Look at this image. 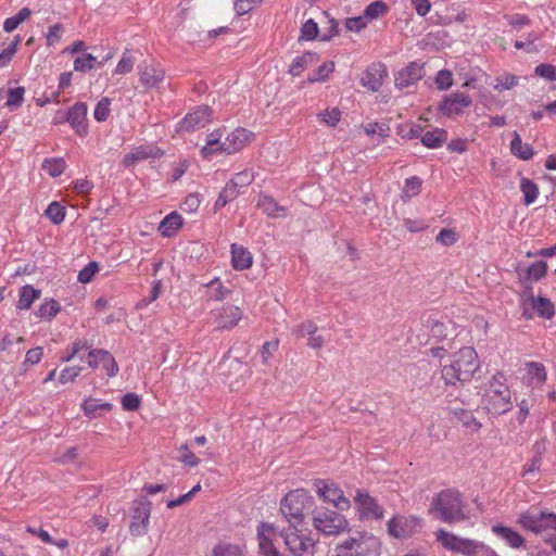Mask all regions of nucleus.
I'll list each match as a JSON object with an SVG mask.
<instances>
[{
  "label": "nucleus",
  "instance_id": "f257e3e1",
  "mask_svg": "<svg viewBox=\"0 0 556 556\" xmlns=\"http://www.w3.org/2000/svg\"><path fill=\"white\" fill-rule=\"evenodd\" d=\"M429 515L442 522L454 525L469 519V508L463 494L455 488L435 493L428 508Z\"/></svg>",
  "mask_w": 556,
  "mask_h": 556
},
{
  "label": "nucleus",
  "instance_id": "dca6fc26",
  "mask_svg": "<svg viewBox=\"0 0 556 556\" xmlns=\"http://www.w3.org/2000/svg\"><path fill=\"white\" fill-rule=\"evenodd\" d=\"M277 536V529L273 523L260 522L257 526V540L260 553L263 556H278L275 546V539Z\"/></svg>",
  "mask_w": 556,
  "mask_h": 556
},
{
  "label": "nucleus",
  "instance_id": "39448f33",
  "mask_svg": "<svg viewBox=\"0 0 556 556\" xmlns=\"http://www.w3.org/2000/svg\"><path fill=\"white\" fill-rule=\"evenodd\" d=\"M381 543L369 532H358L340 541L334 547L336 556H380Z\"/></svg>",
  "mask_w": 556,
  "mask_h": 556
},
{
  "label": "nucleus",
  "instance_id": "f704fd0d",
  "mask_svg": "<svg viewBox=\"0 0 556 556\" xmlns=\"http://www.w3.org/2000/svg\"><path fill=\"white\" fill-rule=\"evenodd\" d=\"M41 295L39 289L34 288L30 285H26L20 289V298L17 302L18 309H29L33 303L38 300Z\"/></svg>",
  "mask_w": 556,
  "mask_h": 556
},
{
  "label": "nucleus",
  "instance_id": "2f4dec72",
  "mask_svg": "<svg viewBox=\"0 0 556 556\" xmlns=\"http://www.w3.org/2000/svg\"><path fill=\"white\" fill-rule=\"evenodd\" d=\"M447 139V131L443 128H434L426 132L422 131L421 143L429 149L441 147Z\"/></svg>",
  "mask_w": 556,
  "mask_h": 556
},
{
  "label": "nucleus",
  "instance_id": "49530a36",
  "mask_svg": "<svg viewBox=\"0 0 556 556\" xmlns=\"http://www.w3.org/2000/svg\"><path fill=\"white\" fill-rule=\"evenodd\" d=\"M256 205L267 216L276 217L278 212V203L273 197L261 193L258 195Z\"/></svg>",
  "mask_w": 556,
  "mask_h": 556
},
{
  "label": "nucleus",
  "instance_id": "5fc2aeb1",
  "mask_svg": "<svg viewBox=\"0 0 556 556\" xmlns=\"http://www.w3.org/2000/svg\"><path fill=\"white\" fill-rule=\"evenodd\" d=\"M421 188V179L413 176L405 180L403 190H402V197L404 199H410L415 195H417L420 192Z\"/></svg>",
  "mask_w": 556,
  "mask_h": 556
},
{
  "label": "nucleus",
  "instance_id": "c85d7f7f",
  "mask_svg": "<svg viewBox=\"0 0 556 556\" xmlns=\"http://www.w3.org/2000/svg\"><path fill=\"white\" fill-rule=\"evenodd\" d=\"M319 55L314 52H305L302 55L296 56L290 67L289 73L293 76H300L306 68L317 63Z\"/></svg>",
  "mask_w": 556,
  "mask_h": 556
},
{
  "label": "nucleus",
  "instance_id": "09e8293b",
  "mask_svg": "<svg viewBox=\"0 0 556 556\" xmlns=\"http://www.w3.org/2000/svg\"><path fill=\"white\" fill-rule=\"evenodd\" d=\"M31 14L28 8H22L14 16L8 17L3 23V29L11 33L18 27L21 23L26 21Z\"/></svg>",
  "mask_w": 556,
  "mask_h": 556
},
{
  "label": "nucleus",
  "instance_id": "6ab92c4d",
  "mask_svg": "<svg viewBox=\"0 0 556 556\" xmlns=\"http://www.w3.org/2000/svg\"><path fill=\"white\" fill-rule=\"evenodd\" d=\"M387 76L388 71L382 63H372L363 73L359 83L370 91H378Z\"/></svg>",
  "mask_w": 556,
  "mask_h": 556
},
{
  "label": "nucleus",
  "instance_id": "de8ad7c7",
  "mask_svg": "<svg viewBox=\"0 0 556 556\" xmlns=\"http://www.w3.org/2000/svg\"><path fill=\"white\" fill-rule=\"evenodd\" d=\"M61 306L59 302H56L53 299L47 300L45 303H42L38 311L36 312V315L39 318L51 320L56 314L60 312Z\"/></svg>",
  "mask_w": 556,
  "mask_h": 556
},
{
  "label": "nucleus",
  "instance_id": "7ed1b4c3",
  "mask_svg": "<svg viewBox=\"0 0 556 556\" xmlns=\"http://www.w3.org/2000/svg\"><path fill=\"white\" fill-rule=\"evenodd\" d=\"M503 371H496L486 382L481 403L492 415H503L513 408V394Z\"/></svg>",
  "mask_w": 556,
  "mask_h": 556
},
{
  "label": "nucleus",
  "instance_id": "c756f323",
  "mask_svg": "<svg viewBox=\"0 0 556 556\" xmlns=\"http://www.w3.org/2000/svg\"><path fill=\"white\" fill-rule=\"evenodd\" d=\"M231 263L235 269L243 270L252 265V255L243 247L237 243L231 244Z\"/></svg>",
  "mask_w": 556,
  "mask_h": 556
},
{
  "label": "nucleus",
  "instance_id": "e2e57ef3",
  "mask_svg": "<svg viewBox=\"0 0 556 556\" xmlns=\"http://www.w3.org/2000/svg\"><path fill=\"white\" fill-rule=\"evenodd\" d=\"M134 65H135V59L132 58L130 51L128 49H126L123 52V55L115 67V73L116 74H128L132 71Z\"/></svg>",
  "mask_w": 556,
  "mask_h": 556
},
{
  "label": "nucleus",
  "instance_id": "9b49d317",
  "mask_svg": "<svg viewBox=\"0 0 556 556\" xmlns=\"http://www.w3.org/2000/svg\"><path fill=\"white\" fill-rule=\"evenodd\" d=\"M151 515V502L147 500H136L131 506V521L129 531L131 535L141 536L148 532Z\"/></svg>",
  "mask_w": 556,
  "mask_h": 556
},
{
  "label": "nucleus",
  "instance_id": "72a5a7b5",
  "mask_svg": "<svg viewBox=\"0 0 556 556\" xmlns=\"http://www.w3.org/2000/svg\"><path fill=\"white\" fill-rule=\"evenodd\" d=\"M181 226V216L177 212H172L162 219L159 230L164 237H172Z\"/></svg>",
  "mask_w": 556,
  "mask_h": 556
},
{
  "label": "nucleus",
  "instance_id": "393cba45",
  "mask_svg": "<svg viewBox=\"0 0 556 556\" xmlns=\"http://www.w3.org/2000/svg\"><path fill=\"white\" fill-rule=\"evenodd\" d=\"M491 530L497 538L502 539L506 545L514 549L521 548L526 543L523 536L513 528L495 525Z\"/></svg>",
  "mask_w": 556,
  "mask_h": 556
},
{
  "label": "nucleus",
  "instance_id": "423d86ee",
  "mask_svg": "<svg viewBox=\"0 0 556 556\" xmlns=\"http://www.w3.org/2000/svg\"><path fill=\"white\" fill-rule=\"evenodd\" d=\"M283 542L292 556H313L315 540L306 523H289L283 529Z\"/></svg>",
  "mask_w": 556,
  "mask_h": 556
},
{
  "label": "nucleus",
  "instance_id": "a211bd4d",
  "mask_svg": "<svg viewBox=\"0 0 556 556\" xmlns=\"http://www.w3.org/2000/svg\"><path fill=\"white\" fill-rule=\"evenodd\" d=\"M527 305H529L538 314V316L545 319H551L555 314L553 302L544 296H534L533 294H530L526 300L523 304V316L528 319H531L533 315L532 313H529Z\"/></svg>",
  "mask_w": 556,
  "mask_h": 556
},
{
  "label": "nucleus",
  "instance_id": "5701e85b",
  "mask_svg": "<svg viewBox=\"0 0 556 556\" xmlns=\"http://www.w3.org/2000/svg\"><path fill=\"white\" fill-rule=\"evenodd\" d=\"M161 155V151L157 147L152 144H142L134 148L130 152L125 154L122 164L125 167H131L136 163L148 160L155 159Z\"/></svg>",
  "mask_w": 556,
  "mask_h": 556
},
{
  "label": "nucleus",
  "instance_id": "a878e982",
  "mask_svg": "<svg viewBox=\"0 0 556 556\" xmlns=\"http://www.w3.org/2000/svg\"><path fill=\"white\" fill-rule=\"evenodd\" d=\"M140 83L147 89H152L159 86L164 80L165 74L161 68H156L153 65H139Z\"/></svg>",
  "mask_w": 556,
  "mask_h": 556
},
{
  "label": "nucleus",
  "instance_id": "1a4fd4ad",
  "mask_svg": "<svg viewBox=\"0 0 556 556\" xmlns=\"http://www.w3.org/2000/svg\"><path fill=\"white\" fill-rule=\"evenodd\" d=\"M314 488L316 494L325 503L334 506L341 511L350 509L351 502L337 483L325 479H317L314 481Z\"/></svg>",
  "mask_w": 556,
  "mask_h": 556
},
{
  "label": "nucleus",
  "instance_id": "3c124183",
  "mask_svg": "<svg viewBox=\"0 0 556 556\" xmlns=\"http://www.w3.org/2000/svg\"><path fill=\"white\" fill-rule=\"evenodd\" d=\"M320 34L321 33H319L318 24L313 18H309L303 24L301 28L300 39L312 41L318 37L320 38Z\"/></svg>",
  "mask_w": 556,
  "mask_h": 556
},
{
  "label": "nucleus",
  "instance_id": "c03bdc74",
  "mask_svg": "<svg viewBox=\"0 0 556 556\" xmlns=\"http://www.w3.org/2000/svg\"><path fill=\"white\" fill-rule=\"evenodd\" d=\"M101 66L102 62H99L98 59L90 53H84L74 61V70L76 72H87Z\"/></svg>",
  "mask_w": 556,
  "mask_h": 556
},
{
  "label": "nucleus",
  "instance_id": "c9c22d12",
  "mask_svg": "<svg viewBox=\"0 0 556 556\" xmlns=\"http://www.w3.org/2000/svg\"><path fill=\"white\" fill-rule=\"evenodd\" d=\"M539 516H540V510L529 509L527 511L521 513L518 516L517 523L525 530H528L535 534H539L540 533Z\"/></svg>",
  "mask_w": 556,
  "mask_h": 556
},
{
  "label": "nucleus",
  "instance_id": "4d7b16f0",
  "mask_svg": "<svg viewBox=\"0 0 556 556\" xmlns=\"http://www.w3.org/2000/svg\"><path fill=\"white\" fill-rule=\"evenodd\" d=\"M539 528H540V533L548 531V530L556 531V514L545 511V510H540Z\"/></svg>",
  "mask_w": 556,
  "mask_h": 556
},
{
  "label": "nucleus",
  "instance_id": "473e14b6",
  "mask_svg": "<svg viewBox=\"0 0 556 556\" xmlns=\"http://www.w3.org/2000/svg\"><path fill=\"white\" fill-rule=\"evenodd\" d=\"M510 151L516 157L523 161H528L534 155L533 148L529 143H522L521 137L517 131H514Z\"/></svg>",
  "mask_w": 556,
  "mask_h": 556
},
{
  "label": "nucleus",
  "instance_id": "37998d69",
  "mask_svg": "<svg viewBox=\"0 0 556 556\" xmlns=\"http://www.w3.org/2000/svg\"><path fill=\"white\" fill-rule=\"evenodd\" d=\"M342 112L339 108H327L317 114V121L328 127H336L341 121Z\"/></svg>",
  "mask_w": 556,
  "mask_h": 556
},
{
  "label": "nucleus",
  "instance_id": "20e7f679",
  "mask_svg": "<svg viewBox=\"0 0 556 556\" xmlns=\"http://www.w3.org/2000/svg\"><path fill=\"white\" fill-rule=\"evenodd\" d=\"M314 504L313 496L305 489H295L280 501V513L289 523L302 525Z\"/></svg>",
  "mask_w": 556,
  "mask_h": 556
},
{
  "label": "nucleus",
  "instance_id": "774afa93",
  "mask_svg": "<svg viewBox=\"0 0 556 556\" xmlns=\"http://www.w3.org/2000/svg\"><path fill=\"white\" fill-rule=\"evenodd\" d=\"M20 37L17 36L1 53H0V67H5L11 62L16 53Z\"/></svg>",
  "mask_w": 556,
  "mask_h": 556
},
{
  "label": "nucleus",
  "instance_id": "338daca9",
  "mask_svg": "<svg viewBox=\"0 0 556 556\" xmlns=\"http://www.w3.org/2000/svg\"><path fill=\"white\" fill-rule=\"evenodd\" d=\"M110 100L102 98L96 105L93 116L98 122H104L110 115Z\"/></svg>",
  "mask_w": 556,
  "mask_h": 556
},
{
  "label": "nucleus",
  "instance_id": "8fccbe9b",
  "mask_svg": "<svg viewBox=\"0 0 556 556\" xmlns=\"http://www.w3.org/2000/svg\"><path fill=\"white\" fill-rule=\"evenodd\" d=\"M65 213V207L53 201L48 205L45 214L54 225H59L64 220Z\"/></svg>",
  "mask_w": 556,
  "mask_h": 556
},
{
  "label": "nucleus",
  "instance_id": "58836bf2",
  "mask_svg": "<svg viewBox=\"0 0 556 556\" xmlns=\"http://www.w3.org/2000/svg\"><path fill=\"white\" fill-rule=\"evenodd\" d=\"M241 193L243 192L240 191L237 187H235L230 181H228L220 191L214 204V208L219 210L226 206L229 202L233 201Z\"/></svg>",
  "mask_w": 556,
  "mask_h": 556
},
{
  "label": "nucleus",
  "instance_id": "680f3d73",
  "mask_svg": "<svg viewBox=\"0 0 556 556\" xmlns=\"http://www.w3.org/2000/svg\"><path fill=\"white\" fill-rule=\"evenodd\" d=\"M518 83V77L511 74H504L495 78L493 88L497 91L509 90Z\"/></svg>",
  "mask_w": 556,
  "mask_h": 556
},
{
  "label": "nucleus",
  "instance_id": "2eb2a0df",
  "mask_svg": "<svg viewBox=\"0 0 556 556\" xmlns=\"http://www.w3.org/2000/svg\"><path fill=\"white\" fill-rule=\"evenodd\" d=\"M471 98L464 92H454L446 96L439 105L442 115L452 117L462 115L471 105Z\"/></svg>",
  "mask_w": 556,
  "mask_h": 556
},
{
  "label": "nucleus",
  "instance_id": "a19ab883",
  "mask_svg": "<svg viewBox=\"0 0 556 556\" xmlns=\"http://www.w3.org/2000/svg\"><path fill=\"white\" fill-rule=\"evenodd\" d=\"M520 190L523 194V202L526 205H530L535 202L539 195L538 185L527 177L520 179Z\"/></svg>",
  "mask_w": 556,
  "mask_h": 556
},
{
  "label": "nucleus",
  "instance_id": "13d9d810",
  "mask_svg": "<svg viewBox=\"0 0 556 556\" xmlns=\"http://www.w3.org/2000/svg\"><path fill=\"white\" fill-rule=\"evenodd\" d=\"M547 273V264L544 261H539L531 264L527 269V278L533 281H538L545 277Z\"/></svg>",
  "mask_w": 556,
  "mask_h": 556
},
{
  "label": "nucleus",
  "instance_id": "e433bc0d",
  "mask_svg": "<svg viewBox=\"0 0 556 556\" xmlns=\"http://www.w3.org/2000/svg\"><path fill=\"white\" fill-rule=\"evenodd\" d=\"M320 14L323 17L321 23L324 24L320 40L330 41L339 35V24L327 11H323Z\"/></svg>",
  "mask_w": 556,
  "mask_h": 556
},
{
  "label": "nucleus",
  "instance_id": "0eeeda50",
  "mask_svg": "<svg viewBox=\"0 0 556 556\" xmlns=\"http://www.w3.org/2000/svg\"><path fill=\"white\" fill-rule=\"evenodd\" d=\"M312 522L313 527L326 536H337L349 530L345 516L328 508L315 510Z\"/></svg>",
  "mask_w": 556,
  "mask_h": 556
},
{
  "label": "nucleus",
  "instance_id": "f3484780",
  "mask_svg": "<svg viewBox=\"0 0 556 556\" xmlns=\"http://www.w3.org/2000/svg\"><path fill=\"white\" fill-rule=\"evenodd\" d=\"M87 111L88 108L86 103L76 102L73 106L70 108L64 117V119L70 123L71 127L80 137H85L88 132L86 123Z\"/></svg>",
  "mask_w": 556,
  "mask_h": 556
},
{
  "label": "nucleus",
  "instance_id": "7c9ffc66",
  "mask_svg": "<svg viewBox=\"0 0 556 556\" xmlns=\"http://www.w3.org/2000/svg\"><path fill=\"white\" fill-rule=\"evenodd\" d=\"M89 356H99V361L110 378L115 377L118 374L119 367L109 351L94 349L89 352Z\"/></svg>",
  "mask_w": 556,
  "mask_h": 556
},
{
  "label": "nucleus",
  "instance_id": "603ef678",
  "mask_svg": "<svg viewBox=\"0 0 556 556\" xmlns=\"http://www.w3.org/2000/svg\"><path fill=\"white\" fill-rule=\"evenodd\" d=\"M422 127L413 123H406L399 127L397 135L403 139H416L422 136Z\"/></svg>",
  "mask_w": 556,
  "mask_h": 556
},
{
  "label": "nucleus",
  "instance_id": "79ce46f5",
  "mask_svg": "<svg viewBox=\"0 0 556 556\" xmlns=\"http://www.w3.org/2000/svg\"><path fill=\"white\" fill-rule=\"evenodd\" d=\"M41 167L48 175L54 178L61 176L64 173L66 168V162L63 157H50L43 160Z\"/></svg>",
  "mask_w": 556,
  "mask_h": 556
},
{
  "label": "nucleus",
  "instance_id": "bf43d9fd",
  "mask_svg": "<svg viewBox=\"0 0 556 556\" xmlns=\"http://www.w3.org/2000/svg\"><path fill=\"white\" fill-rule=\"evenodd\" d=\"M333 71H334V62H332V61L324 62L316 70V72L309 77V81L311 83L326 81Z\"/></svg>",
  "mask_w": 556,
  "mask_h": 556
},
{
  "label": "nucleus",
  "instance_id": "052dcab7",
  "mask_svg": "<svg viewBox=\"0 0 556 556\" xmlns=\"http://www.w3.org/2000/svg\"><path fill=\"white\" fill-rule=\"evenodd\" d=\"M213 556H242V549L238 545L218 543L213 548Z\"/></svg>",
  "mask_w": 556,
  "mask_h": 556
},
{
  "label": "nucleus",
  "instance_id": "f03ea898",
  "mask_svg": "<svg viewBox=\"0 0 556 556\" xmlns=\"http://www.w3.org/2000/svg\"><path fill=\"white\" fill-rule=\"evenodd\" d=\"M480 369L477 351L472 346H462L450 357V363L441 369V378L445 386L468 383Z\"/></svg>",
  "mask_w": 556,
  "mask_h": 556
},
{
  "label": "nucleus",
  "instance_id": "f8f14e48",
  "mask_svg": "<svg viewBox=\"0 0 556 556\" xmlns=\"http://www.w3.org/2000/svg\"><path fill=\"white\" fill-rule=\"evenodd\" d=\"M422 527V519L417 516H395L388 522V533L393 538H408Z\"/></svg>",
  "mask_w": 556,
  "mask_h": 556
},
{
  "label": "nucleus",
  "instance_id": "9d476101",
  "mask_svg": "<svg viewBox=\"0 0 556 556\" xmlns=\"http://www.w3.org/2000/svg\"><path fill=\"white\" fill-rule=\"evenodd\" d=\"M354 503L361 520H379L384 516L383 507L365 491H356Z\"/></svg>",
  "mask_w": 556,
  "mask_h": 556
},
{
  "label": "nucleus",
  "instance_id": "6e6552de",
  "mask_svg": "<svg viewBox=\"0 0 556 556\" xmlns=\"http://www.w3.org/2000/svg\"><path fill=\"white\" fill-rule=\"evenodd\" d=\"M435 539L443 548L462 554L464 556H475L479 549L485 547V545L481 542L458 536L444 529L437 530Z\"/></svg>",
  "mask_w": 556,
  "mask_h": 556
},
{
  "label": "nucleus",
  "instance_id": "6e6d98bb",
  "mask_svg": "<svg viewBox=\"0 0 556 556\" xmlns=\"http://www.w3.org/2000/svg\"><path fill=\"white\" fill-rule=\"evenodd\" d=\"M253 173L250 170H242L237 173L229 181L240 191L244 192L245 189L253 182Z\"/></svg>",
  "mask_w": 556,
  "mask_h": 556
},
{
  "label": "nucleus",
  "instance_id": "a18cd8bd",
  "mask_svg": "<svg viewBox=\"0 0 556 556\" xmlns=\"http://www.w3.org/2000/svg\"><path fill=\"white\" fill-rule=\"evenodd\" d=\"M388 11H389V7L387 5V3L381 0H377V1L369 3L366 7V9L364 11V16H366V20L368 22V21H372V20L382 17L383 15H386L388 13Z\"/></svg>",
  "mask_w": 556,
  "mask_h": 556
},
{
  "label": "nucleus",
  "instance_id": "aec40b11",
  "mask_svg": "<svg viewBox=\"0 0 556 556\" xmlns=\"http://www.w3.org/2000/svg\"><path fill=\"white\" fill-rule=\"evenodd\" d=\"M299 338L306 339V344L313 350H320L325 345V338L318 332V326L312 320H305L296 326Z\"/></svg>",
  "mask_w": 556,
  "mask_h": 556
},
{
  "label": "nucleus",
  "instance_id": "4be33fe9",
  "mask_svg": "<svg viewBox=\"0 0 556 556\" xmlns=\"http://www.w3.org/2000/svg\"><path fill=\"white\" fill-rule=\"evenodd\" d=\"M523 371V382L533 388H541L547 379L545 366L539 362H526Z\"/></svg>",
  "mask_w": 556,
  "mask_h": 556
},
{
  "label": "nucleus",
  "instance_id": "cd10ccee",
  "mask_svg": "<svg viewBox=\"0 0 556 556\" xmlns=\"http://www.w3.org/2000/svg\"><path fill=\"white\" fill-rule=\"evenodd\" d=\"M113 408V405L109 402L101 403L97 399L88 397L81 404V409L90 419H94L98 417H101L103 415V412H111Z\"/></svg>",
  "mask_w": 556,
  "mask_h": 556
},
{
  "label": "nucleus",
  "instance_id": "69168bd1",
  "mask_svg": "<svg viewBox=\"0 0 556 556\" xmlns=\"http://www.w3.org/2000/svg\"><path fill=\"white\" fill-rule=\"evenodd\" d=\"M99 270V264L94 261L89 262L79 273L78 281L83 283L90 282Z\"/></svg>",
  "mask_w": 556,
  "mask_h": 556
},
{
  "label": "nucleus",
  "instance_id": "0e129e2a",
  "mask_svg": "<svg viewBox=\"0 0 556 556\" xmlns=\"http://www.w3.org/2000/svg\"><path fill=\"white\" fill-rule=\"evenodd\" d=\"M435 86L439 90H447L453 85V74L448 70H441L434 78Z\"/></svg>",
  "mask_w": 556,
  "mask_h": 556
},
{
  "label": "nucleus",
  "instance_id": "4468645a",
  "mask_svg": "<svg viewBox=\"0 0 556 556\" xmlns=\"http://www.w3.org/2000/svg\"><path fill=\"white\" fill-rule=\"evenodd\" d=\"M212 109L208 105H200L188 113L178 124L177 132H189L204 127L212 118Z\"/></svg>",
  "mask_w": 556,
  "mask_h": 556
},
{
  "label": "nucleus",
  "instance_id": "864d4df0",
  "mask_svg": "<svg viewBox=\"0 0 556 556\" xmlns=\"http://www.w3.org/2000/svg\"><path fill=\"white\" fill-rule=\"evenodd\" d=\"M24 94H25V88L24 87H16L13 89H9L8 91V100L5 105L10 110L18 109L24 101Z\"/></svg>",
  "mask_w": 556,
  "mask_h": 556
},
{
  "label": "nucleus",
  "instance_id": "ea45409f",
  "mask_svg": "<svg viewBox=\"0 0 556 556\" xmlns=\"http://www.w3.org/2000/svg\"><path fill=\"white\" fill-rule=\"evenodd\" d=\"M205 288H208V300L212 301H223L225 300L229 294L230 290L225 288L218 277H215L210 282L203 285Z\"/></svg>",
  "mask_w": 556,
  "mask_h": 556
},
{
  "label": "nucleus",
  "instance_id": "b1692460",
  "mask_svg": "<svg viewBox=\"0 0 556 556\" xmlns=\"http://www.w3.org/2000/svg\"><path fill=\"white\" fill-rule=\"evenodd\" d=\"M424 75V65L417 62H412L399 72L395 77V85L400 88L408 87L420 80Z\"/></svg>",
  "mask_w": 556,
  "mask_h": 556
},
{
  "label": "nucleus",
  "instance_id": "4c0bfd02",
  "mask_svg": "<svg viewBox=\"0 0 556 556\" xmlns=\"http://www.w3.org/2000/svg\"><path fill=\"white\" fill-rule=\"evenodd\" d=\"M222 135L223 134L220 129L214 130L213 132L207 135L206 143L201 150V153L204 157H207L212 154H216L218 152H223V142L220 141Z\"/></svg>",
  "mask_w": 556,
  "mask_h": 556
},
{
  "label": "nucleus",
  "instance_id": "412c9836",
  "mask_svg": "<svg viewBox=\"0 0 556 556\" xmlns=\"http://www.w3.org/2000/svg\"><path fill=\"white\" fill-rule=\"evenodd\" d=\"M252 137L253 132L244 128H237L223 141L222 150L228 154L236 153L243 149L251 141Z\"/></svg>",
  "mask_w": 556,
  "mask_h": 556
},
{
  "label": "nucleus",
  "instance_id": "bb28decb",
  "mask_svg": "<svg viewBox=\"0 0 556 556\" xmlns=\"http://www.w3.org/2000/svg\"><path fill=\"white\" fill-rule=\"evenodd\" d=\"M450 414L455 421L459 422L471 433H477L482 427L481 422L477 420L471 410L455 408L450 409Z\"/></svg>",
  "mask_w": 556,
  "mask_h": 556
},
{
  "label": "nucleus",
  "instance_id": "ddd939ff",
  "mask_svg": "<svg viewBox=\"0 0 556 556\" xmlns=\"http://www.w3.org/2000/svg\"><path fill=\"white\" fill-rule=\"evenodd\" d=\"M213 324L217 330H230L235 328L242 318V311L239 306L226 304L211 312Z\"/></svg>",
  "mask_w": 556,
  "mask_h": 556
}]
</instances>
